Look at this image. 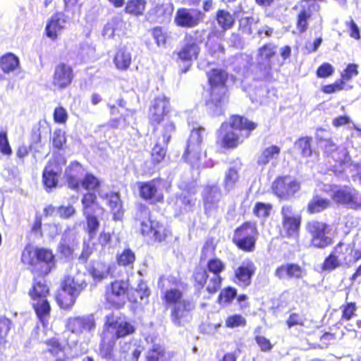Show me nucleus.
I'll use <instances>...</instances> for the list:
<instances>
[{
  "instance_id": "nucleus-6",
  "label": "nucleus",
  "mask_w": 361,
  "mask_h": 361,
  "mask_svg": "<svg viewBox=\"0 0 361 361\" xmlns=\"http://www.w3.org/2000/svg\"><path fill=\"white\" fill-rule=\"evenodd\" d=\"M257 126V123L246 118L238 115L232 116L231 122L223 123L219 129V137L221 146L226 149L236 147L239 144L240 133L244 130H253Z\"/></svg>"
},
{
  "instance_id": "nucleus-37",
  "label": "nucleus",
  "mask_w": 361,
  "mask_h": 361,
  "mask_svg": "<svg viewBox=\"0 0 361 361\" xmlns=\"http://www.w3.org/2000/svg\"><path fill=\"white\" fill-rule=\"evenodd\" d=\"M312 6H313L314 8H319V6L318 4L313 3L312 4ZM310 6L311 5L307 8L303 7L298 14L296 25L300 34L304 33L307 30L308 20H310L312 16Z\"/></svg>"
},
{
  "instance_id": "nucleus-63",
  "label": "nucleus",
  "mask_w": 361,
  "mask_h": 361,
  "mask_svg": "<svg viewBox=\"0 0 361 361\" xmlns=\"http://www.w3.org/2000/svg\"><path fill=\"white\" fill-rule=\"evenodd\" d=\"M286 324L289 329L294 326H304V318L298 313H291L286 320Z\"/></svg>"
},
{
  "instance_id": "nucleus-40",
  "label": "nucleus",
  "mask_w": 361,
  "mask_h": 361,
  "mask_svg": "<svg viewBox=\"0 0 361 361\" xmlns=\"http://www.w3.org/2000/svg\"><path fill=\"white\" fill-rule=\"evenodd\" d=\"M196 203V198L188 192H183L176 200V205L185 212H192Z\"/></svg>"
},
{
  "instance_id": "nucleus-62",
  "label": "nucleus",
  "mask_w": 361,
  "mask_h": 361,
  "mask_svg": "<svg viewBox=\"0 0 361 361\" xmlns=\"http://www.w3.org/2000/svg\"><path fill=\"white\" fill-rule=\"evenodd\" d=\"M141 232L142 235H153L156 238H158L157 235L159 231L156 230L153 226V223L149 219V221H145L144 224H140Z\"/></svg>"
},
{
  "instance_id": "nucleus-58",
  "label": "nucleus",
  "mask_w": 361,
  "mask_h": 361,
  "mask_svg": "<svg viewBox=\"0 0 361 361\" xmlns=\"http://www.w3.org/2000/svg\"><path fill=\"white\" fill-rule=\"evenodd\" d=\"M152 36L157 46H164L166 42V33L160 27H156L152 30Z\"/></svg>"
},
{
  "instance_id": "nucleus-44",
  "label": "nucleus",
  "mask_w": 361,
  "mask_h": 361,
  "mask_svg": "<svg viewBox=\"0 0 361 361\" xmlns=\"http://www.w3.org/2000/svg\"><path fill=\"white\" fill-rule=\"evenodd\" d=\"M219 25L224 30L230 29L234 23L233 16L227 11L219 10L216 13Z\"/></svg>"
},
{
  "instance_id": "nucleus-7",
  "label": "nucleus",
  "mask_w": 361,
  "mask_h": 361,
  "mask_svg": "<svg viewBox=\"0 0 361 361\" xmlns=\"http://www.w3.org/2000/svg\"><path fill=\"white\" fill-rule=\"evenodd\" d=\"M33 279L32 287L29 291V295L32 300V307L37 318L44 327L48 324L51 307L47 298L49 288L46 283L45 276H39Z\"/></svg>"
},
{
  "instance_id": "nucleus-51",
  "label": "nucleus",
  "mask_w": 361,
  "mask_h": 361,
  "mask_svg": "<svg viewBox=\"0 0 361 361\" xmlns=\"http://www.w3.org/2000/svg\"><path fill=\"white\" fill-rule=\"evenodd\" d=\"M341 266L338 257L331 252L325 259L322 265L324 271H331Z\"/></svg>"
},
{
  "instance_id": "nucleus-57",
  "label": "nucleus",
  "mask_w": 361,
  "mask_h": 361,
  "mask_svg": "<svg viewBox=\"0 0 361 361\" xmlns=\"http://www.w3.org/2000/svg\"><path fill=\"white\" fill-rule=\"evenodd\" d=\"M311 137H303L298 140L297 144L298 147L301 149L302 154L304 157H310L312 155V149H311Z\"/></svg>"
},
{
  "instance_id": "nucleus-45",
  "label": "nucleus",
  "mask_w": 361,
  "mask_h": 361,
  "mask_svg": "<svg viewBox=\"0 0 361 361\" xmlns=\"http://www.w3.org/2000/svg\"><path fill=\"white\" fill-rule=\"evenodd\" d=\"M192 277L195 288L200 290L203 288L207 283H209L210 275L208 274L207 270L202 268H197L193 273Z\"/></svg>"
},
{
  "instance_id": "nucleus-25",
  "label": "nucleus",
  "mask_w": 361,
  "mask_h": 361,
  "mask_svg": "<svg viewBox=\"0 0 361 361\" xmlns=\"http://www.w3.org/2000/svg\"><path fill=\"white\" fill-rule=\"evenodd\" d=\"M84 169L82 165L77 162H71L66 169L65 178L70 188L78 190L82 180Z\"/></svg>"
},
{
  "instance_id": "nucleus-15",
  "label": "nucleus",
  "mask_w": 361,
  "mask_h": 361,
  "mask_svg": "<svg viewBox=\"0 0 361 361\" xmlns=\"http://www.w3.org/2000/svg\"><path fill=\"white\" fill-rule=\"evenodd\" d=\"M161 180L158 178L145 182H138L137 186L140 197L149 204L163 202L164 194L161 189Z\"/></svg>"
},
{
  "instance_id": "nucleus-55",
  "label": "nucleus",
  "mask_w": 361,
  "mask_h": 361,
  "mask_svg": "<svg viewBox=\"0 0 361 361\" xmlns=\"http://www.w3.org/2000/svg\"><path fill=\"white\" fill-rule=\"evenodd\" d=\"M150 211L147 206L145 204H139L135 214V219L140 224H144L145 221H149Z\"/></svg>"
},
{
  "instance_id": "nucleus-64",
  "label": "nucleus",
  "mask_w": 361,
  "mask_h": 361,
  "mask_svg": "<svg viewBox=\"0 0 361 361\" xmlns=\"http://www.w3.org/2000/svg\"><path fill=\"white\" fill-rule=\"evenodd\" d=\"M334 73L333 66L328 63L322 64L317 71V75L319 78H327Z\"/></svg>"
},
{
  "instance_id": "nucleus-9",
  "label": "nucleus",
  "mask_w": 361,
  "mask_h": 361,
  "mask_svg": "<svg viewBox=\"0 0 361 361\" xmlns=\"http://www.w3.org/2000/svg\"><path fill=\"white\" fill-rule=\"evenodd\" d=\"M257 236L258 231L255 224L245 222L234 231L232 241L240 250L252 252L255 247Z\"/></svg>"
},
{
  "instance_id": "nucleus-53",
  "label": "nucleus",
  "mask_w": 361,
  "mask_h": 361,
  "mask_svg": "<svg viewBox=\"0 0 361 361\" xmlns=\"http://www.w3.org/2000/svg\"><path fill=\"white\" fill-rule=\"evenodd\" d=\"M246 319L240 314H233L227 317L225 322L226 326L233 329L246 325Z\"/></svg>"
},
{
  "instance_id": "nucleus-48",
  "label": "nucleus",
  "mask_w": 361,
  "mask_h": 361,
  "mask_svg": "<svg viewBox=\"0 0 361 361\" xmlns=\"http://www.w3.org/2000/svg\"><path fill=\"white\" fill-rule=\"evenodd\" d=\"M87 220V232L90 238H93L96 235L99 226V221L98 219L94 215V212L84 214Z\"/></svg>"
},
{
  "instance_id": "nucleus-61",
  "label": "nucleus",
  "mask_w": 361,
  "mask_h": 361,
  "mask_svg": "<svg viewBox=\"0 0 361 361\" xmlns=\"http://www.w3.org/2000/svg\"><path fill=\"white\" fill-rule=\"evenodd\" d=\"M75 213V209L72 205H61L58 207V216L61 219H69Z\"/></svg>"
},
{
  "instance_id": "nucleus-18",
  "label": "nucleus",
  "mask_w": 361,
  "mask_h": 361,
  "mask_svg": "<svg viewBox=\"0 0 361 361\" xmlns=\"http://www.w3.org/2000/svg\"><path fill=\"white\" fill-rule=\"evenodd\" d=\"M67 329L73 334L80 335L90 333L95 329V319L93 314L71 317L66 323Z\"/></svg>"
},
{
  "instance_id": "nucleus-27",
  "label": "nucleus",
  "mask_w": 361,
  "mask_h": 361,
  "mask_svg": "<svg viewBox=\"0 0 361 361\" xmlns=\"http://www.w3.org/2000/svg\"><path fill=\"white\" fill-rule=\"evenodd\" d=\"M126 288V283L123 281L111 283V291L107 293V300L116 307H120L125 303Z\"/></svg>"
},
{
  "instance_id": "nucleus-14",
  "label": "nucleus",
  "mask_w": 361,
  "mask_h": 361,
  "mask_svg": "<svg viewBox=\"0 0 361 361\" xmlns=\"http://www.w3.org/2000/svg\"><path fill=\"white\" fill-rule=\"evenodd\" d=\"M272 190L279 198L290 200L300 190V183L291 176L279 177L273 183Z\"/></svg>"
},
{
  "instance_id": "nucleus-35",
  "label": "nucleus",
  "mask_w": 361,
  "mask_h": 361,
  "mask_svg": "<svg viewBox=\"0 0 361 361\" xmlns=\"http://www.w3.org/2000/svg\"><path fill=\"white\" fill-rule=\"evenodd\" d=\"M20 65L18 56L13 53H7L0 59V67L4 73H9L16 70Z\"/></svg>"
},
{
  "instance_id": "nucleus-29",
  "label": "nucleus",
  "mask_w": 361,
  "mask_h": 361,
  "mask_svg": "<svg viewBox=\"0 0 361 361\" xmlns=\"http://www.w3.org/2000/svg\"><path fill=\"white\" fill-rule=\"evenodd\" d=\"M66 23V18L63 13H55L47 23L46 35L51 39H56L58 34L64 28Z\"/></svg>"
},
{
  "instance_id": "nucleus-26",
  "label": "nucleus",
  "mask_w": 361,
  "mask_h": 361,
  "mask_svg": "<svg viewBox=\"0 0 361 361\" xmlns=\"http://www.w3.org/2000/svg\"><path fill=\"white\" fill-rule=\"evenodd\" d=\"M145 357L146 361H164L166 350L164 346L157 342V339L147 336Z\"/></svg>"
},
{
  "instance_id": "nucleus-31",
  "label": "nucleus",
  "mask_w": 361,
  "mask_h": 361,
  "mask_svg": "<svg viewBox=\"0 0 361 361\" xmlns=\"http://www.w3.org/2000/svg\"><path fill=\"white\" fill-rule=\"evenodd\" d=\"M240 166L235 163L225 171L222 186L226 194L233 191L235 188L240 178Z\"/></svg>"
},
{
  "instance_id": "nucleus-22",
  "label": "nucleus",
  "mask_w": 361,
  "mask_h": 361,
  "mask_svg": "<svg viewBox=\"0 0 361 361\" xmlns=\"http://www.w3.org/2000/svg\"><path fill=\"white\" fill-rule=\"evenodd\" d=\"M305 275V270L295 263L283 264L274 272V276L279 280L301 279Z\"/></svg>"
},
{
  "instance_id": "nucleus-42",
  "label": "nucleus",
  "mask_w": 361,
  "mask_h": 361,
  "mask_svg": "<svg viewBox=\"0 0 361 361\" xmlns=\"http://www.w3.org/2000/svg\"><path fill=\"white\" fill-rule=\"evenodd\" d=\"M300 225V220L296 217L283 220V228L290 238L298 236Z\"/></svg>"
},
{
  "instance_id": "nucleus-50",
  "label": "nucleus",
  "mask_w": 361,
  "mask_h": 361,
  "mask_svg": "<svg viewBox=\"0 0 361 361\" xmlns=\"http://www.w3.org/2000/svg\"><path fill=\"white\" fill-rule=\"evenodd\" d=\"M11 321L4 316H0V346L5 343L10 331Z\"/></svg>"
},
{
  "instance_id": "nucleus-1",
  "label": "nucleus",
  "mask_w": 361,
  "mask_h": 361,
  "mask_svg": "<svg viewBox=\"0 0 361 361\" xmlns=\"http://www.w3.org/2000/svg\"><path fill=\"white\" fill-rule=\"evenodd\" d=\"M136 331L131 321L115 318L112 314L105 316V322L99 344V355L106 361H114V349L117 341L121 353L128 352L130 343L123 340L133 335Z\"/></svg>"
},
{
  "instance_id": "nucleus-59",
  "label": "nucleus",
  "mask_w": 361,
  "mask_h": 361,
  "mask_svg": "<svg viewBox=\"0 0 361 361\" xmlns=\"http://www.w3.org/2000/svg\"><path fill=\"white\" fill-rule=\"evenodd\" d=\"M0 152L4 155L7 156H10L12 154V149L6 132L0 133Z\"/></svg>"
},
{
  "instance_id": "nucleus-16",
  "label": "nucleus",
  "mask_w": 361,
  "mask_h": 361,
  "mask_svg": "<svg viewBox=\"0 0 361 361\" xmlns=\"http://www.w3.org/2000/svg\"><path fill=\"white\" fill-rule=\"evenodd\" d=\"M204 13L198 9L180 8L177 10L174 23L180 27L192 28L203 21Z\"/></svg>"
},
{
  "instance_id": "nucleus-36",
  "label": "nucleus",
  "mask_w": 361,
  "mask_h": 361,
  "mask_svg": "<svg viewBox=\"0 0 361 361\" xmlns=\"http://www.w3.org/2000/svg\"><path fill=\"white\" fill-rule=\"evenodd\" d=\"M109 206L114 215V220H121L123 216V209L118 193H110L106 195Z\"/></svg>"
},
{
  "instance_id": "nucleus-10",
  "label": "nucleus",
  "mask_w": 361,
  "mask_h": 361,
  "mask_svg": "<svg viewBox=\"0 0 361 361\" xmlns=\"http://www.w3.org/2000/svg\"><path fill=\"white\" fill-rule=\"evenodd\" d=\"M331 198L336 204L349 209H361V195L354 188L347 185L336 187L331 191Z\"/></svg>"
},
{
  "instance_id": "nucleus-54",
  "label": "nucleus",
  "mask_w": 361,
  "mask_h": 361,
  "mask_svg": "<svg viewBox=\"0 0 361 361\" xmlns=\"http://www.w3.org/2000/svg\"><path fill=\"white\" fill-rule=\"evenodd\" d=\"M237 296V290L235 288L228 286L223 289L218 297L219 302H231Z\"/></svg>"
},
{
  "instance_id": "nucleus-39",
  "label": "nucleus",
  "mask_w": 361,
  "mask_h": 361,
  "mask_svg": "<svg viewBox=\"0 0 361 361\" xmlns=\"http://www.w3.org/2000/svg\"><path fill=\"white\" fill-rule=\"evenodd\" d=\"M329 200L315 195L308 203L307 212L310 214L319 213L329 207Z\"/></svg>"
},
{
  "instance_id": "nucleus-30",
  "label": "nucleus",
  "mask_w": 361,
  "mask_h": 361,
  "mask_svg": "<svg viewBox=\"0 0 361 361\" xmlns=\"http://www.w3.org/2000/svg\"><path fill=\"white\" fill-rule=\"evenodd\" d=\"M61 171L55 160H50L45 166L42 179L46 189L51 190L58 184V173Z\"/></svg>"
},
{
  "instance_id": "nucleus-12",
  "label": "nucleus",
  "mask_w": 361,
  "mask_h": 361,
  "mask_svg": "<svg viewBox=\"0 0 361 361\" xmlns=\"http://www.w3.org/2000/svg\"><path fill=\"white\" fill-rule=\"evenodd\" d=\"M276 53V47L272 44H267L258 49L257 68L259 71V78L269 80L271 76V59Z\"/></svg>"
},
{
  "instance_id": "nucleus-24",
  "label": "nucleus",
  "mask_w": 361,
  "mask_h": 361,
  "mask_svg": "<svg viewBox=\"0 0 361 361\" xmlns=\"http://www.w3.org/2000/svg\"><path fill=\"white\" fill-rule=\"evenodd\" d=\"M173 11V4H158L149 10L146 18L150 22L164 23L170 20Z\"/></svg>"
},
{
  "instance_id": "nucleus-41",
  "label": "nucleus",
  "mask_w": 361,
  "mask_h": 361,
  "mask_svg": "<svg viewBox=\"0 0 361 361\" xmlns=\"http://www.w3.org/2000/svg\"><path fill=\"white\" fill-rule=\"evenodd\" d=\"M146 5V0H130L126 3L125 11L135 16H140L143 14Z\"/></svg>"
},
{
  "instance_id": "nucleus-43",
  "label": "nucleus",
  "mask_w": 361,
  "mask_h": 361,
  "mask_svg": "<svg viewBox=\"0 0 361 361\" xmlns=\"http://www.w3.org/2000/svg\"><path fill=\"white\" fill-rule=\"evenodd\" d=\"M279 153L280 148L276 145H271L263 151L258 158L257 163L259 165L264 166L267 164L271 159L278 156Z\"/></svg>"
},
{
  "instance_id": "nucleus-2",
  "label": "nucleus",
  "mask_w": 361,
  "mask_h": 361,
  "mask_svg": "<svg viewBox=\"0 0 361 361\" xmlns=\"http://www.w3.org/2000/svg\"><path fill=\"white\" fill-rule=\"evenodd\" d=\"M169 111V99L164 94H160L152 101L149 121L154 128V132L161 134L164 137V143L171 140L172 135L176 131L174 122L168 116Z\"/></svg>"
},
{
  "instance_id": "nucleus-8",
  "label": "nucleus",
  "mask_w": 361,
  "mask_h": 361,
  "mask_svg": "<svg viewBox=\"0 0 361 361\" xmlns=\"http://www.w3.org/2000/svg\"><path fill=\"white\" fill-rule=\"evenodd\" d=\"M87 286L86 276L84 273L77 271L73 276H68L63 284V290L67 293V296L62 299L57 298L61 308L68 310L75 302L76 298Z\"/></svg>"
},
{
  "instance_id": "nucleus-49",
  "label": "nucleus",
  "mask_w": 361,
  "mask_h": 361,
  "mask_svg": "<svg viewBox=\"0 0 361 361\" xmlns=\"http://www.w3.org/2000/svg\"><path fill=\"white\" fill-rule=\"evenodd\" d=\"M80 185L87 190H94L99 187L100 182L93 174L86 173L80 183Z\"/></svg>"
},
{
  "instance_id": "nucleus-17",
  "label": "nucleus",
  "mask_w": 361,
  "mask_h": 361,
  "mask_svg": "<svg viewBox=\"0 0 361 361\" xmlns=\"http://www.w3.org/2000/svg\"><path fill=\"white\" fill-rule=\"evenodd\" d=\"M207 268L209 272L212 274L209 278V283L207 285V290L214 294L221 288L222 278L220 274L224 271L226 267L224 263L218 258L210 259L207 264Z\"/></svg>"
},
{
  "instance_id": "nucleus-52",
  "label": "nucleus",
  "mask_w": 361,
  "mask_h": 361,
  "mask_svg": "<svg viewBox=\"0 0 361 361\" xmlns=\"http://www.w3.org/2000/svg\"><path fill=\"white\" fill-rule=\"evenodd\" d=\"M51 142L54 148L62 149L66 142L65 132L61 129L55 130L51 137Z\"/></svg>"
},
{
  "instance_id": "nucleus-5",
  "label": "nucleus",
  "mask_w": 361,
  "mask_h": 361,
  "mask_svg": "<svg viewBox=\"0 0 361 361\" xmlns=\"http://www.w3.org/2000/svg\"><path fill=\"white\" fill-rule=\"evenodd\" d=\"M21 261L32 267L35 275L47 276L56 267V260L51 250L44 247H26L22 252Z\"/></svg>"
},
{
  "instance_id": "nucleus-13",
  "label": "nucleus",
  "mask_w": 361,
  "mask_h": 361,
  "mask_svg": "<svg viewBox=\"0 0 361 361\" xmlns=\"http://www.w3.org/2000/svg\"><path fill=\"white\" fill-rule=\"evenodd\" d=\"M307 230L310 234L312 245L317 248H324L332 243V239L328 235L329 226L323 222L312 221L307 225Z\"/></svg>"
},
{
  "instance_id": "nucleus-20",
  "label": "nucleus",
  "mask_w": 361,
  "mask_h": 361,
  "mask_svg": "<svg viewBox=\"0 0 361 361\" xmlns=\"http://www.w3.org/2000/svg\"><path fill=\"white\" fill-rule=\"evenodd\" d=\"M256 266L250 259H245L234 269L235 283L241 287H247L251 284L252 276L256 271Z\"/></svg>"
},
{
  "instance_id": "nucleus-19",
  "label": "nucleus",
  "mask_w": 361,
  "mask_h": 361,
  "mask_svg": "<svg viewBox=\"0 0 361 361\" xmlns=\"http://www.w3.org/2000/svg\"><path fill=\"white\" fill-rule=\"evenodd\" d=\"M200 52V47L196 40L192 37H186L183 44L178 52L180 60L187 63V66L182 70V73H186L191 66V61L196 59Z\"/></svg>"
},
{
  "instance_id": "nucleus-4",
  "label": "nucleus",
  "mask_w": 361,
  "mask_h": 361,
  "mask_svg": "<svg viewBox=\"0 0 361 361\" xmlns=\"http://www.w3.org/2000/svg\"><path fill=\"white\" fill-rule=\"evenodd\" d=\"M164 300L168 309H170V319L176 326H183L190 322L192 312L195 308V302L183 298V293L177 288H171L164 293Z\"/></svg>"
},
{
  "instance_id": "nucleus-11",
  "label": "nucleus",
  "mask_w": 361,
  "mask_h": 361,
  "mask_svg": "<svg viewBox=\"0 0 361 361\" xmlns=\"http://www.w3.org/2000/svg\"><path fill=\"white\" fill-rule=\"evenodd\" d=\"M205 135L206 130L204 128L197 125L192 127L185 151L183 155L185 161H190L194 166L195 161L200 159L201 143Z\"/></svg>"
},
{
  "instance_id": "nucleus-32",
  "label": "nucleus",
  "mask_w": 361,
  "mask_h": 361,
  "mask_svg": "<svg viewBox=\"0 0 361 361\" xmlns=\"http://www.w3.org/2000/svg\"><path fill=\"white\" fill-rule=\"evenodd\" d=\"M131 60L128 48L125 45L119 46L113 60L116 68L120 71H126L131 64Z\"/></svg>"
},
{
  "instance_id": "nucleus-28",
  "label": "nucleus",
  "mask_w": 361,
  "mask_h": 361,
  "mask_svg": "<svg viewBox=\"0 0 361 361\" xmlns=\"http://www.w3.org/2000/svg\"><path fill=\"white\" fill-rule=\"evenodd\" d=\"M221 197L222 193L218 185H212L205 187L203 192V199L206 212L215 209Z\"/></svg>"
},
{
  "instance_id": "nucleus-3",
  "label": "nucleus",
  "mask_w": 361,
  "mask_h": 361,
  "mask_svg": "<svg viewBox=\"0 0 361 361\" xmlns=\"http://www.w3.org/2000/svg\"><path fill=\"white\" fill-rule=\"evenodd\" d=\"M207 75L211 86L210 96L206 101L207 109L212 116H220L224 114L227 103L228 73L221 68H213Z\"/></svg>"
},
{
  "instance_id": "nucleus-56",
  "label": "nucleus",
  "mask_w": 361,
  "mask_h": 361,
  "mask_svg": "<svg viewBox=\"0 0 361 361\" xmlns=\"http://www.w3.org/2000/svg\"><path fill=\"white\" fill-rule=\"evenodd\" d=\"M271 209V206L269 204L263 202H257L255 205L253 213L258 217H267Z\"/></svg>"
},
{
  "instance_id": "nucleus-34",
  "label": "nucleus",
  "mask_w": 361,
  "mask_h": 361,
  "mask_svg": "<svg viewBox=\"0 0 361 361\" xmlns=\"http://www.w3.org/2000/svg\"><path fill=\"white\" fill-rule=\"evenodd\" d=\"M157 134V144L152 148V160L154 164H157L161 162L164 159L166 152V146L168 145L170 140L167 142H164V137H161V134Z\"/></svg>"
},
{
  "instance_id": "nucleus-33",
  "label": "nucleus",
  "mask_w": 361,
  "mask_h": 361,
  "mask_svg": "<svg viewBox=\"0 0 361 361\" xmlns=\"http://www.w3.org/2000/svg\"><path fill=\"white\" fill-rule=\"evenodd\" d=\"M316 139L318 145L324 148L326 153L334 152L336 149V145L331 138V133L326 129L319 128L316 130Z\"/></svg>"
},
{
  "instance_id": "nucleus-21",
  "label": "nucleus",
  "mask_w": 361,
  "mask_h": 361,
  "mask_svg": "<svg viewBox=\"0 0 361 361\" xmlns=\"http://www.w3.org/2000/svg\"><path fill=\"white\" fill-rule=\"evenodd\" d=\"M74 78L73 68L65 63H59L54 68L53 85L60 90L68 87Z\"/></svg>"
},
{
  "instance_id": "nucleus-46",
  "label": "nucleus",
  "mask_w": 361,
  "mask_h": 361,
  "mask_svg": "<svg viewBox=\"0 0 361 361\" xmlns=\"http://www.w3.org/2000/svg\"><path fill=\"white\" fill-rule=\"evenodd\" d=\"M96 200L97 196L94 192H88L83 195L82 198L83 214L94 212V207H97Z\"/></svg>"
},
{
  "instance_id": "nucleus-23",
  "label": "nucleus",
  "mask_w": 361,
  "mask_h": 361,
  "mask_svg": "<svg viewBox=\"0 0 361 361\" xmlns=\"http://www.w3.org/2000/svg\"><path fill=\"white\" fill-rule=\"evenodd\" d=\"M51 133V128L44 120L39 121L35 125L31 131L30 149L35 152L39 151L43 147L42 140L43 137H47Z\"/></svg>"
},
{
  "instance_id": "nucleus-38",
  "label": "nucleus",
  "mask_w": 361,
  "mask_h": 361,
  "mask_svg": "<svg viewBox=\"0 0 361 361\" xmlns=\"http://www.w3.org/2000/svg\"><path fill=\"white\" fill-rule=\"evenodd\" d=\"M88 272L94 281H101L108 276L109 266L104 263L95 262L88 269Z\"/></svg>"
},
{
  "instance_id": "nucleus-47",
  "label": "nucleus",
  "mask_w": 361,
  "mask_h": 361,
  "mask_svg": "<svg viewBox=\"0 0 361 361\" xmlns=\"http://www.w3.org/2000/svg\"><path fill=\"white\" fill-rule=\"evenodd\" d=\"M135 260V253L130 248L125 249L120 255H117V262L121 266L132 268Z\"/></svg>"
},
{
  "instance_id": "nucleus-60",
  "label": "nucleus",
  "mask_w": 361,
  "mask_h": 361,
  "mask_svg": "<svg viewBox=\"0 0 361 361\" xmlns=\"http://www.w3.org/2000/svg\"><path fill=\"white\" fill-rule=\"evenodd\" d=\"M356 305L355 302H348L342 307V319L350 320L355 314L356 311Z\"/></svg>"
}]
</instances>
